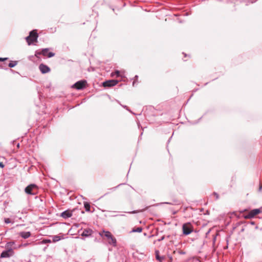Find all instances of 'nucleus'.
<instances>
[{
    "label": "nucleus",
    "mask_w": 262,
    "mask_h": 262,
    "mask_svg": "<svg viewBox=\"0 0 262 262\" xmlns=\"http://www.w3.org/2000/svg\"><path fill=\"white\" fill-rule=\"evenodd\" d=\"M38 187L36 184H31L27 186L25 189V192L28 194L34 195L37 192Z\"/></svg>",
    "instance_id": "obj_2"
},
{
    "label": "nucleus",
    "mask_w": 262,
    "mask_h": 262,
    "mask_svg": "<svg viewBox=\"0 0 262 262\" xmlns=\"http://www.w3.org/2000/svg\"><path fill=\"white\" fill-rule=\"evenodd\" d=\"M250 223L251 225H254L255 224V222H250Z\"/></svg>",
    "instance_id": "obj_33"
},
{
    "label": "nucleus",
    "mask_w": 262,
    "mask_h": 262,
    "mask_svg": "<svg viewBox=\"0 0 262 262\" xmlns=\"http://www.w3.org/2000/svg\"><path fill=\"white\" fill-rule=\"evenodd\" d=\"M8 59V58H1L0 57V61H4Z\"/></svg>",
    "instance_id": "obj_26"
},
{
    "label": "nucleus",
    "mask_w": 262,
    "mask_h": 262,
    "mask_svg": "<svg viewBox=\"0 0 262 262\" xmlns=\"http://www.w3.org/2000/svg\"><path fill=\"white\" fill-rule=\"evenodd\" d=\"M182 229L183 233L185 235H189L192 232V228L190 223L183 224Z\"/></svg>",
    "instance_id": "obj_6"
},
{
    "label": "nucleus",
    "mask_w": 262,
    "mask_h": 262,
    "mask_svg": "<svg viewBox=\"0 0 262 262\" xmlns=\"http://www.w3.org/2000/svg\"><path fill=\"white\" fill-rule=\"evenodd\" d=\"M38 36V34L36 30L30 31L29 35L26 37L28 44L30 45L34 42H37Z\"/></svg>",
    "instance_id": "obj_1"
},
{
    "label": "nucleus",
    "mask_w": 262,
    "mask_h": 262,
    "mask_svg": "<svg viewBox=\"0 0 262 262\" xmlns=\"http://www.w3.org/2000/svg\"><path fill=\"white\" fill-rule=\"evenodd\" d=\"M118 82L116 80H108L104 81L102 83V85L104 87H111L116 85Z\"/></svg>",
    "instance_id": "obj_8"
},
{
    "label": "nucleus",
    "mask_w": 262,
    "mask_h": 262,
    "mask_svg": "<svg viewBox=\"0 0 262 262\" xmlns=\"http://www.w3.org/2000/svg\"><path fill=\"white\" fill-rule=\"evenodd\" d=\"M156 258L160 262H162L163 260L164 259V256H160L159 255L158 251H156Z\"/></svg>",
    "instance_id": "obj_15"
},
{
    "label": "nucleus",
    "mask_w": 262,
    "mask_h": 262,
    "mask_svg": "<svg viewBox=\"0 0 262 262\" xmlns=\"http://www.w3.org/2000/svg\"><path fill=\"white\" fill-rule=\"evenodd\" d=\"M48 48H45L42 49L41 52L36 51L35 56L36 57H38V55L42 54L43 56H47L48 58H51L55 55L54 53L51 52H48Z\"/></svg>",
    "instance_id": "obj_3"
},
{
    "label": "nucleus",
    "mask_w": 262,
    "mask_h": 262,
    "mask_svg": "<svg viewBox=\"0 0 262 262\" xmlns=\"http://www.w3.org/2000/svg\"><path fill=\"white\" fill-rule=\"evenodd\" d=\"M172 138V137H170V138H169V140H170V139ZM168 141H169V140H168Z\"/></svg>",
    "instance_id": "obj_37"
},
{
    "label": "nucleus",
    "mask_w": 262,
    "mask_h": 262,
    "mask_svg": "<svg viewBox=\"0 0 262 262\" xmlns=\"http://www.w3.org/2000/svg\"><path fill=\"white\" fill-rule=\"evenodd\" d=\"M169 259H170V261L169 262H171V261H172V256H169Z\"/></svg>",
    "instance_id": "obj_32"
},
{
    "label": "nucleus",
    "mask_w": 262,
    "mask_h": 262,
    "mask_svg": "<svg viewBox=\"0 0 262 262\" xmlns=\"http://www.w3.org/2000/svg\"><path fill=\"white\" fill-rule=\"evenodd\" d=\"M4 222L7 224L11 223V221L9 218H4Z\"/></svg>",
    "instance_id": "obj_21"
},
{
    "label": "nucleus",
    "mask_w": 262,
    "mask_h": 262,
    "mask_svg": "<svg viewBox=\"0 0 262 262\" xmlns=\"http://www.w3.org/2000/svg\"><path fill=\"white\" fill-rule=\"evenodd\" d=\"M164 239V236H162L160 239H158V241L160 242V241H163V239Z\"/></svg>",
    "instance_id": "obj_28"
},
{
    "label": "nucleus",
    "mask_w": 262,
    "mask_h": 262,
    "mask_svg": "<svg viewBox=\"0 0 262 262\" xmlns=\"http://www.w3.org/2000/svg\"><path fill=\"white\" fill-rule=\"evenodd\" d=\"M39 69L42 74H46L50 71V68L43 63H41L39 66Z\"/></svg>",
    "instance_id": "obj_9"
},
{
    "label": "nucleus",
    "mask_w": 262,
    "mask_h": 262,
    "mask_svg": "<svg viewBox=\"0 0 262 262\" xmlns=\"http://www.w3.org/2000/svg\"><path fill=\"white\" fill-rule=\"evenodd\" d=\"M115 73V74L116 75V76L117 77H119L120 76V72H119V71L116 70Z\"/></svg>",
    "instance_id": "obj_25"
},
{
    "label": "nucleus",
    "mask_w": 262,
    "mask_h": 262,
    "mask_svg": "<svg viewBox=\"0 0 262 262\" xmlns=\"http://www.w3.org/2000/svg\"><path fill=\"white\" fill-rule=\"evenodd\" d=\"M43 243L47 244V243H50L51 242V241L49 239H44L42 241Z\"/></svg>",
    "instance_id": "obj_22"
},
{
    "label": "nucleus",
    "mask_w": 262,
    "mask_h": 262,
    "mask_svg": "<svg viewBox=\"0 0 262 262\" xmlns=\"http://www.w3.org/2000/svg\"><path fill=\"white\" fill-rule=\"evenodd\" d=\"M162 204H170V205L172 204L171 203H169V202H164V203H162Z\"/></svg>",
    "instance_id": "obj_30"
},
{
    "label": "nucleus",
    "mask_w": 262,
    "mask_h": 262,
    "mask_svg": "<svg viewBox=\"0 0 262 262\" xmlns=\"http://www.w3.org/2000/svg\"><path fill=\"white\" fill-rule=\"evenodd\" d=\"M262 212V208H257L251 210L248 214H247L245 216V219H252L255 215L259 214V213Z\"/></svg>",
    "instance_id": "obj_4"
},
{
    "label": "nucleus",
    "mask_w": 262,
    "mask_h": 262,
    "mask_svg": "<svg viewBox=\"0 0 262 262\" xmlns=\"http://www.w3.org/2000/svg\"><path fill=\"white\" fill-rule=\"evenodd\" d=\"M14 254V252L12 249H6L4 250L1 254V258H9Z\"/></svg>",
    "instance_id": "obj_5"
},
{
    "label": "nucleus",
    "mask_w": 262,
    "mask_h": 262,
    "mask_svg": "<svg viewBox=\"0 0 262 262\" xmlns=\"http://www.w3.org/2000/svg\"><path fill=\"white\" fill-rule=\"evenodd\" d=\"M109 239H110V241L108 242L109 244L112 245L113 246L115 247L117 243L116 239L112 236V238H110Z\"/></svg>",
    "instance_id": "obj_14"
},
{
    "label": "nucleus",
    "mask_w": 262,
    "mask_h": 262,
    "mask_svg": "<svg viewBox=\"0 0 262 262\" xmlns=\"http://www.w3.org/2000/svg\"><path fill=\"white\" fill-rule=\"evenodd\" d=\"M86 83V81L85 80H80L76 82L73 85V88L76 90H82L83 89Z\"/></svg>",
    "instance_id": "obj_7"
},
{
    "label": "nucleus",
    "mask_w": 262,
    "mask_h": 262,
    "mask_svg": "<svg viewBox=\"0 0 262 262\" xmlns=\"http://www.w3.org/2000/svg\"><path fill=\"white\" fill-rule=\"evenodd\" d=\"M136 212V211H133L128 212L127 213H135Z\"/></svg>",
    "instance_id": "obj_31"
},
{
    "label": "nucleus",
    "mask_w": 262,
    "mask_h": 262,
    "mask_svg": "<svg viewBox=\"0 0 262 262\" xmlns=\"http://www.w3.org/2000/svg\"><path fill=\"white\" fill-rule=\"evenodd\" d=\"M15 244L14 242H10L7 243L6 245V249H12L13 250L15 248L13 246Z\"/></svg>",
    "instance_id": "obj_13"
},
{
    "label": "nucleus",
    "mask_w": 262,
    "mask_h": 262,
    "mask_svg": "<svg viewBox=\"0 0 262 262\" xmlns=\"http://www.w3.org/2000/svg\"><path fill=\"white\" fill-rule=\"evenodd\" d=\"M142 231V228L140 227H137L136 228H134L131 232H141Z\"/></svg>",
    "instance_id": "obj_19"
},
{
    "label": "nucleus",
    "mask_w": 262,
    "mask_h": 262,
    "mask_svg": "<svg viewBox=\"0 0 262 262\" xmlns=\"http://www.w3.org/2000/svg\"><path fill=\"white\" fill-rule=\"evenodd\" d=\"M261 189H262V185H260L259 187V190H258L259 191H261Z\"/></svg>",
    "instance_id": "obj_29"
},
{
    "label": "nucleus",
    "mask_w": 262,
    "mask_h": 262,
    "mask_svg": "<svg viewBox=\"0 0 262 262\" xmlns=\"http://www.w3.org/2000/svg\"><path fill=\"white\" fill-rule=\"evenodd\" d=\"M17 61H11V62L9 63V64H8V67H9V68H13V67H14L17 64Z\"/></svg>",
    "instance_id": "obj_20"
},
{
    "label": "nucleus",
    "mask_w": 262,
    "mask_h": 262,
    "mask_svg": "<svg viewBox=\"0 0 262 262\" xmlns=\"http://www.w3.org/2000/svg\"><path fill=\"white\" fill-rule=\"evenodd\" d=\"M260 219H262V217H260Z\"/></svg>",
    "instance_id": "obj_40"
},
{
    "label": "nucleus",
    "mask_w": 262,
    "mask_h": 262,
    "mask_svg": "<svg viewBox=\"0 0 262 262\" xmlns=\"http://www.w3.org/2000/svg\"><path fill=\"white\" fill-rule=\"evenodd\" d=\"M138 76L137 75H136L135 77V78H136L137 79L138 78Z\"/></svg>",
    "instance_id": "obj_35"
},
{
    "label": "nucleus",
    "mask_w": 262,
    "mask_h": 262,
    "mask_svg": "<svg viewBox=\"0 0 262 262\" xmlns=\"http://www.w3.org/2000/svg\"><path fill=\"white\" fill-rule=\"evenodd\" d=\"M61 238L59 235H54L52 236V241L54 243L59 241Z\"/></svg>",
    "instance_id": "obj_17"
},
{
    "label": "nucleus",
    "mask_w": 262,
    "mask_h": 262,
    "mask_svg": "<svg viewBox=\"0 0 262 262\" xmlns=\"http://www.w3.org/2000/svg\"><path fill=\"white\" fill-rule=\"evenodd\" d=\"M72 215V213L69 210H67L62 212L61 214V216L66 219L70 217Z\"/></svg>",
    "instance_id": "obj_10"
},
{
    "label": "nucleus",
    "mask_w": 262,
    "mask_h": 262,
    "mask_svg": "<svg viewBox=\"0 0 262 262\" xmlns=\"http://www.w3.org/2000/svg\"><path fill=\"white\" fill-rule=\"evenodd\" d=\"M172 138V137H170V138H169V140H170V139ZM168 141H169V140H168Z\"/></svg>",
    "instance_id": "obj_38"
},
{
    "label": "nucleus",
    "mask_w": 262,
    "mask_h": 262,
    "mask_svg": "<svg viewBox=\"0 0 262 262\" xmlns=\"http://www.w3.org/2000/svg\"><path fill=\"white\" fill-rule=\"evenodd\" d=\"M212 194L215 196L216 200H217L219 198V195L216 192H214Z\"/></svg>",
    "instance_id": "obj_23"
},
{
    "label": "nucleus",
    "mask_w": 262,
    "mask_h": 262,
    "mask_svg": "<svg viewBox=\"0 0 262 262\" xmlns=\"http://www.w3.org/2000/svg\"><path fill=\"white\" fill-rule=\"evenodd\" d=\"M104 233V236L107 237L108 239H110V238H112V236H113L112 233L108 231H103Z\"/></svg>",
    "instance_id": "obj_18"
},
{
    "label": "nucleus",
    "mask_w": 262,
    "mask_h": 262,
    "mask_svg": "<svg viewBox=\"0 0 262 262\" xmlns=\"http://www.w3.org/2000/svg\"><path fill=\"white\" fill-rule=\"evenodd\" d=\"M5 166V165L3 164V162H0V167L1 168H4Z\"/></svg>",
    "instance_id": "obj_27"
},
{
    "label": "nucleus",
    "mask_w": 262,
    "mask_h": 262,
    "mask_svg": "<svg viewBox=\"0 0 262 262\" xmlns=\"http://www.w3.org/2000/svg\"><path fill=\"white\" fill-rule=\"evenodd\" d=\"M93 230L91 229H85L81 233L82 236L88 237L92 235Z\"/></svg>",
    "instance_id": "obj_11"
},
{
    "label": "nucleus",
    "mask_w": 262,
    "mask_h": 262,
    "mask_svg": "<svg viewBox=\"0 0 262 262\" xmlns=\"http://www.w3.org/2000/svg\"><path fill=\"white\" fill-rule=\"evenodd\" d=\"M121 106H122L123 107H124V108H126V109L128 111H129V112H130V113H133V112H132V111H130L128 108V107H127L126 105H121ZM134 114H135L134 113Z\"/></svg>",
    "instance_id": "obj_24"
},
{
    "label": "nucleus",
    "mask_w": 262,
    "mask_h": 262,
    "mask_svg": "<svg viewBox=\"0 0 262 262\" xmlns=\"http://www.w3.org/2000/svg\"><path fill=\"white\" fill-rule=\"evenodd\" d=\"M172 138V137H170V138H169V140H170V139ZM168 141H169V140H168Z\"/></svg>",
    "instance_id": "obj_36"
},
{
    "label": "nucleus",
    "mask_w": 262,
    "mask_h": 262,
    "mask_svg": "<svg viewBox=\"0 0 262 262\" xmlns=\"http://www.w3.org/2000/svg\"><path fill=\"white\" fill-rule=\"evenodd\" d=\"M19 235L24 239H27L31 236V233L29 231H23L19 233Z\"/></svg>",
    "instance_id": "obj_12"
},
{
    "label": "nucleus",
    "mask_w": 262,
    "mask_h": 262,
    "mask_svg": "<svg viewBox=\"0 0 262 262\" xmlns=\"http://www.w3.org/2000/svg\"><path fill=\"white\" fill-rule=\"evenodd\" d=\"M134 84H135V81L133 82V85H134Z\"/></svg>",
    "instance_id": "obj_39"
},
{
    "label": "nucleus",
    "mask_w": 262,
    "mask_h": 262,
    "mask_svg": "<svg viewBox=\"0 0 262 262\" xmlns=\"http://www.w3.org/2000/svg\"><path fill=\"white\" fill-rule=\"evenodd\" d=\"M0 68H3V66L2 64L0 65Z\"/></svg>",
    "instance_id": "obj_34"
},
{
    "label": "nucleus",
    "mask_w": 262,
    "mask_h": 262,
    "mask_svg": "<svg viewBox=\"0 0 262 262\" xmlns=\"http://www.w3.org/2000/svg\"><path fill=\"white\" fill-rule=\"evenodd\" d=\"M84 208H85V210L86 211H87V212L90 211L91 206L89 203L85 202L84 203Z\"/></svg>",
    "instance_id": "obj_16"
}]
</instances>
